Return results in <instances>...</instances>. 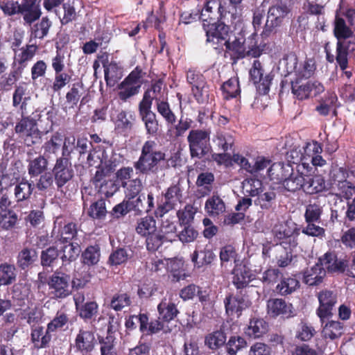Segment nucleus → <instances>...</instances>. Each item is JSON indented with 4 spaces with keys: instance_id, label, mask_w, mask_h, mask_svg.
<instances>
[{
    "instance_id": "nucleus-38",
    "label": "nucleus",
    "mask_w": 355,
    "mask_h": 355,
    "mask_svg": "<svg viewBox=\"0 0 355 355\" xmlns=\"http://www.w3.org/2000/svg\"><path fill=\"white\" fill-rule=\"evenodd\" d=\"M268 323L263 318H252L245 329V334L250 338H259L267 333Z\"/></svg>"
},
{
    "instance_id": "nucleus-4",
    "label": "nucleus",
    "mask_w": 355,
    "mask_h": 355,
    "mask_svg": "<svg viewBox=\"0 0 355 355\" xmlns=\"http://www.w3.org/2000/svg\"><path fill=\"white\" fill-rule=\"evenodd\" d=\"M210 135L209 129H193L189 131L187 140L191 158L202 159L211 153Z\"/></svg>"
},
{
    "instance_id": "nucleus-57",
    "label": "nucleus",
    "mask_w": 355,
    "mask_h": 355,
    "mask_svg": "<svg viewBox=\"0 0 355 355\" xmlns=\"http://www.w3.org/2000/svg\"><path fill=\"white\" fill-rule=\"evenodd\" d=\"M247 346L245 339L240 336H232L225 342V349L227 355H236L237 352Z\"/></svg>"
},
{
    "instance_id": "nucleus-28",
    "label": "nucleus",
    "mask_w": 355,
    "mask_h": 355,
    "mask_svg": "<svg viewBox=\"0 0 355 355\" xmlns=\"http://www.w3.org/2000/svg\"><path fill=\"white\" fill-rule=\"evenodd\" d=\"M293 167L289 164L275 162L271 164L268 169V175L271 180L282 183L291 175Z\"/></svg>"
},
{
    "instance_id": "nucleus-52",
    "label": "nucleus",
    "mask_w": 355,
    "mask_h": 355,
    "mask_svg": "<svg viewBox=\"0 0 355 355\" xmlns=\"http://www.w3.org/2000/svg\"><path fill=\"white\" fill-rule=\"evenodd\" d=\"M344 325L339 321L330 320L323 326L322 334L325 338L335 340L343 334Z\"/></svg>"
},
{
    "instance_id": "nucleus-51",
    "label": "nucleus",
    "mask_w": 355,
    "mask_h": 355,
    "mask_svg": "<svg viewBox=\"0 0 355 355\" xmlns=\"http://www.w3.org/2000/svg\"><path fill=\"white\" fill-rule=\"evenodd\" d=\"M52 22L47 17L42 19L31 27V37L34 39H44L49 34Z\"/></svg>"
},
{
    "instance_id": "nucleus-43",
    "label": "nucleus",
    "mask_w": 355,
    "mask_h": 355,
    "mask_svg": "<svg viewBox=\"0 0 355 355\" xmlns=\"http://www.w3.org/2000/svg\"><path fill=\"white\" fill-rule=\"evenodd\" d=\"M193 123L192 119L181 116L178 123L173 125H168V135L174 139H178L186 133V132L191 128Z\"/></svg>"
},
{
    "instance_id": "nucleus-10",
    "label": "nucleus",
    "mask_w": 355,
    "mask_h": 355,
    "mask_svg": "<svg viewBox=\"0 0 355 355\" xmlns=\"http://www.w3.org/2000/svg\"><path fill=\"white\" fill-rule=\"evenodd\" d=\"M249 76L260 95H266L269 92L274 76L271 73H265L263 64L259 60H254L249 71Z\"/></svg>"
},
{
    "instance_id": "nucleus-22",
    "label": "nucleus",
    "mask_w": 355,
    "mask_h": 355,
    "mask_svg": "<svg viewBox=\"0 0 355 355\" xmlns=\"http://www.w3.org/2000/svg\"><path fill=\"white\" fill-rule=\"evenodd\" d=\"M354 43L348 42L347 46L341 45L340 43L336 46V61L342 71V76H345L347 79L352 77V71H347L349 64L348 55L349 53L355 52Z\"/></svg>"
},
{
    "instance_id": "nucleus-2",
    "label": "nucleus",
    "mask_w": 355,
    "mask_h": 355,
    "mask_svg": "<svg viewBox=\"0 0 355 355\" xmlns=\"http://www.w3.org/2000/svg\"><path fill=\"white\" fill-rule=\"evenodd\" d=\"M333 34L336 44L347 46L348 42L354 43L355 47V8L347 7L342 12L336 11L333 21Z\"/></svg>"
},
{
    "instance_id": "nucleus-50",
    "label": "nucleus",
    "mask_w": 355,
    "mask_h": 355,
    "mask_svg": "<svg viewBox=\"0 0 355 355\" xmlns=\"http://www.w3.org/2000/svg\"><path fill=\"white\" fill-rule=\"evenodd\" d=\"M227 336L222 330H216L209 334L205 338V345L211 350H216L225 345Z\"/></svg>"
},
{
    "instance_id": "nucleus-58",
    "label": "nucleus",
    "mask_w": 355,
    "mask_h": 355,
    "mask_svg": "<svg viewBox=\"0 0 355 355\" xmlns=\"http://www.w3.org/2000/svg\"><path fill=\"white\" fill-rule=\"evenodd\" d=\"M69 321V315L62 311H58L54 318L47 324V328L51 332L63 329Z\"/></svg>"
},
{
    "instance_id": "nucleus-46",
    "label": "nucleus",
    "mask_w": 355,
    "mask_h": 355,
    "mask_svg": "<svg viewBox=\"0 0 355 355\" xmlns=\"http://www.w3.org/2000/svg\"><path fill=\"white\" fill-rule=\"evenodd\" d=\"M155 105L157 112L164 119L167 125H173L176 122L177 116L172 110L167 97L158 100Z\"/></svg>"
},
{
    "instance_id": "nucleus-44",
    "label": "nucleus",
    "mask_w": 355,
    "mask_h": 355,
    "mask_svg": "<svg viewBox=\"0 0 355 355\" xmlns=\"http://www.w3.org/2000/svg\"><path fill=\"white\" fill-rule=\"evenodd\" d=\"M17 279V269L14 264L7 262L0 263V286H10Z\"/></svg>"
},
{
    "instance_id": "nucleus-56",
    "label": "nucleus",
    "mask_w": 355,
    "mask_h": 355,
    "mask_svg": "<svg viewBox=\"0 0 355 355\" xmlns=\"http://www.w3.org/2000/svg\"><path fill=\"white\" fill-rule=\"evenodd\" d=\"M36 251L33 249L25 248L18 254L17 263L19 268L25 270L32 265L37 259Z\"/></svg>"
},
{
    "instance_id": "nucleus-29",
    "label": "nucleus",
    "mask_w": 355,
    "mask_h": 355,
    "mask_svg": "<svg viewBox=\"0 0 355 355\" xmlns=\"http://www.w3.org/2000/svg\"><path fill=\"white\" fill-rule=\"evenodd\" d=\"M326 276V270L319 261L311 268H307L303 273V282L310 286L320 284Z\"/></svg>"
},
{
    "instance_id": "nucleus-63",
    "label": "nucleus",
    "mask_w": 355,
    "mask_h": 355,
    "mask_svg": "<svg viewBox=\"0 0 355 355\" xmlns=\"http://www.w3.org/2000/svg\"><path fill=\"white\" fill-rule=\"evenodd\" d=\"M282 276L283 274L279 269L270 267L263 272L260 280L263 285L273 286L280 281Z\"/></svg>"
},
{
    "instance_id": "nucleus-59",
    "label": "nucleus",
    "mask_w": 355,
    "mask_h": 355,
    "mask_svg": "<svg viewBox=\"0 0 355 355\" xmlns=\"http://www.w3.org/2000/svg\"><path fill=\"white\" fill-rule=\"evenodd\" d=\"M130 296L127 293H116L112 296L110 306L116 311H120L123 308L131 305Z\"/></svg>"
},
{
    "instance_id": "nucleus-27",
    "label": "nucleus",
    "mask_w": 355,
    "mask_h": 355,
    "mask_svg": "<svg viewBox=\"0 0 355 355\" xmlns=\"http://www.w3.org/2000/svg\"><path fill=\"white\" fill-rule=\"evenodd\" d=\"M164 81L162 79L152 80L150 87L144 92L143 98L139 104H145L152 106L153 100L155 101V104L158 100H162L163 91L162 87Z\"/></svg>"
},
{
    "instance_id": "nucleus-17",
    "label": "nucleus",
    "mask_w": 355,
    "mask_h": 355,
    "mask_svg": "<svg viewBox=\"0 0 355 355\" xmlns=\"http://www.w3.org/2000/svg\"><path fill=\"white\" fill-rule=\"evenodd\" d=\"M232 284L238 291L243 293L249 286L250 282L255 279V275L251 269L244 263H236L232 271Z\"/></svg>"
},
{
    "instance_id": "nucleus-32",
    "label": "nucleus",
    "mask_w": 355,
    "mask_h": 355,
    "mask_svg": "<svg viewBox=\"0 0 355 355\" xmlns=\"http://www.w3.org/2000/svg\"><path fill=\"white\" fill-rule=\"evenodd\" d=\"M326 189L324 178L320 175H304L303 191L309 195L320 193Z\"/></svg>"
},
{
    "instance_id": "nucleus-30",
    "label": "nucleus",
    "mask_w": 355,
    "mask_h": 355,
    "mask_svg": "<svg viewBox=\"0 0 355 355\" xmlns=\"http://www.w3.org/2000/svg\"><path fill=\"white\" fill-rule=\"evenodd\" d=\"M338 173L341 175V179L337 180L338 196L347 200H349L355 194V185L347 180L348 172L346 168L340 167L338 168Z\"/></svg>"
},
{
    "instance_id": "nucleus-19",
    "label": "nucleus",
    "mask_w": 355,
    "mask_h": 355,
    "mask_svg": "<svg viewBox=\"0 0 355 355\" xmlns=\"http://www.w3.org/2000/svg\"><path fill=\"white\" fill-rule=\"evenodd\" d=\"M19 14L23 15L24 24L31 26L33 22L38 20L42 11L37 0H21V3H18Z\"/></svg>"
},
{
    "instance_id": "nucleus-18",
    "label": "nucleus",
    "mask_w": 355,
    "mask_h": 355,
    "mask_svg": "<svg viewBox=\"0 0 355 355\" xmlns=\"http://www.w3.org/2000/svg\"><path fill=\"white\" fill-rule=\"evenodd\" d=\"M52 173L55 179V183L58 190H62L73 177L74 171L71 166V162H66L62 159L56 160L52 169Z\"/></svg>"
},
{
    "instance_id": "nucleus-12",
    "label": "nucleus",
    "mask_w": 355,
    "mask_h": 355,
    "mask_svg": "<svg viewBox=\"0 0 355 355\" xmlns=\"http://www.w3.org/2000/svg\"><path fill=\"white\" fill-rule=\"evenodd\" d=\"M164 202L157 207L155 211L156 217H162L165 214L173 209L182 202V189L179 182L171 184L164 194Z\"/></svg>"
},
{
    "instance_id": "nucleus-5",
    "label": "nucleus",
    "mask_w": 355,
    "mask_h": 355,
    "mask_svg": "<svg viewBox=\"0 0 355 355\" xmlns=\"http://www.w3.org/2000/svg\"><path fill=\"white\" fill-rule=\"evenodd\" d=\"M146 73L139 66H137L117 86V95L122 102H127L130 98L137 95L142 85V79Z\"/></svg>"
},
{
    "instance_id": "nucleus-40",
    "label": "nucleus",
    "mask_w": 355,
    "mask_h": 355,
    "mask_svg": "<svg viewBox=\"0 0 355 355\" xmlns=\"http://www.w3.org/2000/svg\"><path fill=\"white\" fill-rule=\"evenodd\" d=\"M245 58L251 57L257 58L260 57L263 51L265 44L261 46L258 44L257 33L254 32L247 38H245Z\"/></svg>"
},
{
    "instance_id": "nucleus-3",
    "label": "nucleus",
    "mask_w": 355,
    "mask_h": 355,
    "mask_svg": "<svg viewBox=\"0 0 355 355\" xmlns=\"http://www.w3.org/2000/svg\"><path fill=\"white\" fill-rule=\"evenodd\" d=\"M318 261L326 272L329 274H343L347 270L348 275L355 278V255L353 257L351 264L347 255L338 257L335 251H327L318 259Z\"/></svg>"
},
{
    "instance_id": "nucleus-45",
    "label": "nucleus",
    "mask_w": 355,
    "mask_h": 355,
    "mask_svg": "<svg viewBox=\"0 0 355 355\" xmlns=\"http://www.w3.org/2000/svg\"><path fill=\"white\" fill-rule=\"evenodd\" d=\"M19 221L18 214L12 209H2L0 211V228L11 230L16 227Z\"/></svg>"
},
{
    "instance_id": "nucleus-8",
    "label": "nucleus",
    "mask_w": 355,
    "mask_h": 355,
    "mask_svg": "<svg viewBox=\"0 0 355 355\" xmlns=\"http://www.w3.org/2000/svg\"><path fill=\"white\" fill-rule=\"evenodd\" d=\"M15 131L24 137V144L27 146L40 144L42 142V132L38 129L37 121L29 116H22L16 123Z\"/></svg>"
},
{
    "instance_id": "nucleus-1",
    "label": "nucleus",
    "mask_w": 355,
    "mask_h": 355,
    "mask_svg": "<svg viewBox=\"0 0 355 355\" xmlns=\"http://www.w3.org/2000/svg\"><path fill=\"white\" fill-rule=\"evenodd\" d=\"M166 160V154L158 150L153 140L146 141L141 146L138 159L133 162V168L139 175H157L162 171L161 163Z\"/></svg>"
},
{
    "instance_id": "nucleus-36",
    "label": "nucleus",
    "mask_w": 355,
    "mask_h": 355,
    "mask_svg": "<svg viewBox=\"0 0 355 355\" xmlns=\"http://www.w3.org/2000/svg\"><path fill=\"white\" fill-rule=\"evenodd\" d=\"M216 257L212 249L207 245L202 250L196 249L191 254V259L195 266L201 268L211 264Z\"/></svg>"
},
{
    "instance_id": "nucleus-31",
    "label": "nucleus",
    "mask_w": 355,
    "mask_h": 355,
    "mask_svg": "<svg viewBox=\"0 0 355 355\" xmlns=\"http://www.w3.org/2000/svg\"><path fill=\"white\" fill-rule=\"evenodd\" d=\"M51 334L47 327H37L31 331V340L36 349L46 348L52 340Z\"/></svg>"
},
{
    "instance_id": "nucleus-25",
    "label": "nucleus",
    "mask_w": 355,
    "mask_h": 355,
    "mask_svg": "<svg viewBox=\"0 0 355 355\" xmlns=\"http://www.w3.org/2000/svg\"><path fill=\"white\" fill-rule=\"evenodd\" d=\"M84 299V295L74 297L76 309L82 319L85 321L91 320L96 317L98 311V305L95 301L83 303Z\"/></svg>"
},
{
    "instance_id": "nucleus-35",
    "label": "nucleus",
    "mask_w": 355,
    "mask_h": 355,
    "mask_svg": "<svg viewBox=\"0 0 355 355\" xmlns=\"http://www.w3.org/2000/svg\"><path fill=\"white\" fill-rule=\"evenodd\" d=\"M38 46L37 44H27L19 49V52L14 53L13 62L15 65L19 64L25 68L27 67L28 62H31L37 53Z\"/></svg>"
},
{
    "instance_id": "nucleus-48",
    "label": "nucleus",
    "mask_w": 355,
    "mask_h": 355,
    "mask_svg": "<svg viewBox=\"0 0 355 355\" xmlns=\"http://www.w3.org/2000/svg\"><path fill=\"white\" fill-rule=\"evenodd\" d=\"M304 184V175L298 171L293 172L283 182L284 189L290 192H295L298 190H303V184Z\"/></svg>"
},
{
    "instance_id": "nucleus-9",
    "label": "nucleus",
    "mask_w": 355,
    "mask_h": 355,
    "mask_svg": "<svg viewBox=\"0 0 355 355\" xmlns=\"http://www.w3.org/2000/svg\"><path fill=\"white\" fill-rule=\"evenodd\" d=\"M203 29L206 35V42L211 44L214 49L219 52L223 50L224 44L229 37L230 26L224 21L211 22V24H202Z\"/></svg>"
},
{
    "instance_id": "nucleus-53",
    "label": "nucleus",
    "mask_w": 355,
    "mask_h": 355,
    "mask_svg": "<svg viewBox=\"0 0 355 355\" xmlns=\"http://www.w3.org/2000/svg\"><path fill=\"white\" fill-rule=\"evenodd\" d=\"M223 97L226 100L237 97L241 94V88L238 77H232L221 85Z\"/></svg>"
},
{
    "instance_id": "nucleus-39",
    "label": "nucleus",
    "mask_w": 355,
    "mask_h": 355,
    "mask_svg": "<svg viewBox=\"0 0 355 355\" xmlns=\"http://www.w3.org/2000/svg\"><path fill=\"white\" fill-rule=\"evenodd\" d=\"M322 214L323 207L320 202L318 199L310 200L305 207L304 220L306 223L317 222L320 223Z\"/></svg>"
},
{
    "instance_id": "nucleus-21",
    "label": "nucleus",
    "mask_w": 355,
    "mask_h": 355,
    "mask_svg": "<svg viewBox=\"0 0 355 355\" xmlns=\"http://www.w3.org/2000/svg\"><path fill=\"white\" fill-rule=\"evenodd\" d=\"M96 339L94 332L86 329H80L74 341L76 351L83 355L89 354L94 349Z\"/></svg>"
},
{
    "instance_id": "nucleus-34",
    "label": "nucleus",
    "mask_w": 355,
    "mask_h": 355,
    "mask_svg": "<svg viewBox=\"0 0 355 355\" xmlns=\"http://www.w3.org/2000/svg\"><path fill=\"white\" fill-rule=\"evenodd\" d=\"M300 287V281L295 275L284 277L275 286V292L281 296H288L295 293Z\"/></svg>"
},
{
    "instance_id": "nucleus-54",
    "label": "nucleus",
    "mask_w": 355,
    "mask_h": 355,
    "mask_svg": "<svg viewBox=\"0 0 355 355\" xmlns=\"http://www.w3.org/2000/svg\"><path fill=\"white\" fill-rule=\"evenodd\" d=\"M316 69L315 61L313 58H306L303 63L298 65L295 80L309 79Z\"/></svg>"
},
{
    "instance_id": "nucleus-61",
    "label": "nucleus",
    "mask_w": 355,
    "mask_h": 355,
    "mask_svg": "<svg viewBox=\"0 0 355 355\" xmlns=\"http://www.w3.org/2000/svg\"><path fill=\"white\" fill-rule=\"evenodd\" d=\"M205 209L212 215H219L225 210L223 200L218 196H212L205 202Z\"/></svg>"
},
{
    "instance_id": "nucleus-26",
    "label": "nucleus",
    "mask_w": 355,
    "mask_h": 355,
    "mask_svg": "<svg viewBox=\"0 0 355 355\" xmlns=\"http://www.w3.org/2000/svg\"><path fill=\"white\" fill-rule=\"evenodd\" d=\"M34 189L35 185L33 182L26 178H22L15 185L14 198L15 202L20 205L28 202L31 198Z\"/></svg>"
},
{
    "instance_id": "nucleus-16",
    "label": "nucleus",
    "mask_w": 355,
    "mask_h": 355,
    "mask_svg": "<svg viewBox=\"0 0 355 355\" xmlns=\"http://www.w3.org/2000/svg\"><path fill=\"white\" fill-rule=\"evenodd\" d=\"M267 313L273 318L279 316L291 318L295 315L293 305L282 298H270L267 301Z\"/></svg>"
},
{
    "instance_id": "nucleus-41",
    "label": "nucleus",
    "mask_w": 355,
    "mask_h": 355,
    "mask_svg": "<svg viewBox=\"0 0 355 355\" xmlns=\"http://www.w3.org/2000/svg\"><path fill=\"white\" fill-rule=\"evenodd\" d=\"M213 140L218 150L223 152L234 150L235 137L232 133L217 131Z\"/></svg>"
},
{
    "instance_id": "nucleus-55",
    "label": "nucleus",
    "mask_w": 355,
    "mask_h": 355,
    "mask_svg": "<svg viewBox=\"0 0 355 355\" xmlns=\"http://www.w3.org/2000/svg\"><path fill=\"white\" fill-rule=\"evenodd\" d=\"M136 232L142 236H146L150 233L156 232V221L153 216H146L137 220L135 228Z\"/></svg>"
},
{
    "instance_id": "nucleus-47",
    "label": "nucleus",
    "mask_w": 355,
    "mask_h": 355,
    "mask_svg": "<svg viewBox=\"0 0 355 355\" xmlns=\"http://www.w3.org/2000/svg\"><path fill=\"white\" fill-rule=\"evenodd\" d=\"M224 46L227 51L232 53L233 60H239L245 58V38L236 37L232 42L228 38Z\"/></svg>"
},
{
    "instance_id": "nucleus-6",
    "label": "nucleus",
    "mask_w": 355,
    "mask_h": 355,
    "mask_svg": "<svg viewBox=\"0 0 355 355\" xmlns=\"http://www.w3.org/2000/svg\"><path fill=\"white\" fill-rule=\"evenodd\" d=\"M70 282V275L59 269L54 271L47 282L50 298L61 300L71 295L72 291Z\"/></svg>"
},
{
    "instance_id": "nucleus-13",
    "label": "nucleus",
    "mask_w": 355,
    "mask_h": 355,
    "mask_svg": "<svg viewBox=\"0 0 355 355\" xmlns=\"http://www.w3.org/2000/svg\"><path fill=\"white\" fill-rule=\"evenodd\" d=\"M319 306L316 309V314L320 318L322 324L332 317L333 309L337 302V296L333 291L322 290L318 294Z\"/></svg>"
},
{
    "instance_id": "nucleus-49",
    "label": "nucleus",
    "mask_w": 355,
    "mask_h": 355,
    "mask_svg": "<svg viewBox=\"0 0 355 355\" xmlns=\"http://www.w3.org/2000/svg\"><path fill=\"white\" fill-rule=\"evenodd\" d=\"M100 257L101 248L98 244L87 246L81 254L82 262L88 266L96 265Z\"/></svg>"
},
{
    "instance_id": "nucleus-33",
    "label": "nucleus",
    "mask_w": 355,
    "mask_h": 355,
    "mask_svg": "<svg viewBox=\"0 0 355 355\" xmlns=\"http://www.w3.org/2000/svg\"><path fill=\"white\" fill-rule=\"evenodd\" d=\"M157 309L159 316L166 323L173 320L180 313L177 304L165 297L158 304Z\"/></svg>"
},
{
    "instance_id": "nucleus-7",
    "label": "nucleus",
    "mask_w": 355,
    "mask_h": 355,
    "mask_svg": "<svg viewBox=\"0 0 355 355\" xmlns=\"http://www.w3.org/2000/svg\"><path fill=\"white\" fill-rule=\"evenodd\" d=\"M291 9L286 3L281 2L271 6L268 10L266 21L261 33L263 39L269 37L276 32V28L282 25Z\"/></svg>"
},
{
    "instance_id": "nucleus-11",
    "label": "nucleus",
    "mask_w": 355,
    "mask_h": 355,
    "mask_svg": "<svg viewBox=\"0 0 355 355\" xmlns=\"http://www.w3.org/2000/svg\"><path fill=\"white\" fill-rule=\"evenodd\" d=\"M291 90L297 99L302 101L317 96L324 92V87L318 80L304 83L302 80H295L291 81Z\"/></svg>"
},
{
    "instance_id": "nucleus-23",
    "label": "nucleus",
    "mask_w": 355,
    "mask_h": 355,
    "mask_svg": "<svg viewBox=\"0 0 355 355\" xmlns=\"http://www.w3.org/2000/svg\"><path fill=\"white\" fill-rule=\"evenodd\" d=\"M300 230L296 227L291 228L288 226L282 227L275 234L276 239L279 241V245L282 248H294L297 244V238L300 236Z\"/></svg>"
},
{
    "instance_id": "nucleus-37",
    "label": "nucleus",
    "mask_w": 355,
    "mask_h": 355,
    "mask_svg": "<svg viewBox=\"0 0 355 355\" xmlns=\"http://www.w3.org/2000/svg\"><path fill=\"white\" fill-rule=\"evenodd\" d=\"M28 173L31 178H37L47 171L49 161L44 155H39L36 157L27 159Z\"/></svg>"
},
{
    "instance_id": "nucleus-24",
    "label": "nucleus",
    "mask_w": 355,
    "mask_h": 355,
    "mask_svg": "<svg viewBox=\"0 0 355 355\" xmlns=\"http://www.w3.org/2000/svg\"><path fill=\"white\" fill-rule=\"evenodd\" d=\"M139 331L147 336L157 334L164 329V321L159 316L157 319L149 321L147 313H139Z\"/></svg>"
},
{
    "instance_id": "nucleus-15",
    "label": "nucleus",
    "mask_w": 355,
    "mask_h": 355,
    "mask_svg": "<svg viewBox=\"0 0 355 355\" xmlns=\"http://www.w3.org/2000/svg\"><path fill=\"white\" fill-rule=\"evenodd\" d=\"M223 302L227 315L237 318L249 306V301L245 299V295L240 291H238L236 295L233 293L227 294Z\"/></svg>"
},
{
    "instance_id": "nucleus-62",
    "label": "nucleus",
    "mask_w": 355,
    "mask_h": 355,
    "mask_svg": "<svg viewBox=\"0 0 355 355\" xmlns=\"http://www.w3.org/2000/svg\"><path fill=\"white\" fill-rule=\"evenodd\" d=\"M62 248L61 259L63 262H71L75 261L80 252V245L78 243L69 242L64 243Z\"/></svg>"
},
{
    "instance_id": "nucleus-64",
    "label": "nucleus",
    "mask_w": 355,
    "mask_h": 355,
    "mask_svg": "<svg viewBox=\"0 0 355 355\" xmlns=\"http://www.w3.org/2000/svg\"><path fill=\"white\" fill-rule=\"evenodd\" d=\"M316 334L315 328L309 323L302 320L298 325L296 338L301 341L307 342Z\"/></svg>"
},
{
    "instance_id": "nucleus-14",
    "label": "nucleus",
    "mask_w": 355,
    "mask_h": 355,
    "mask_svg": "<svg viewBox=\"0 0 355 355\" xmlns=\"http://www.w3.org/2000/svg\"><path fill=\"white\" fill-rule=\"evenodd\" d=\"M226 17L227 11L219 0H207L200 15L203 24L225 20Z\"/></svg>"
},
{
    "instance_id": "nucleus-60",
    "label": "nucleus",
    "mask_w": 355,
    "mask_h": 355,
    "mask_svg": "<svg viewBox=\"0 0 355 355\" xmlns=\"http://www.w3.org/2000/svg\"><path fill=\"white\" fill-rule=\"evenodd\" d=\"M58 233L60 237L58 240L62 243H67L71 242L77 236L78 225L76 223L69 222L64 225Z\"/></svg>"
},
{
    "instance_id": "nucleus-42",
    "label": "nucleus",
    "mask_w": 355,
    "mask_h": 355,
    "mask_svg": "<svg viewBox=\"0 0 355 355\" xmlns=\"http://www.w3.org/2000/svg\"><path fill=\"white\" fill-rule=\"evenodd\" d=\"M87 216L93 220H103L108 211L106 207V200L103 197L92 202L87 209Z\"/></svg>"
},
{
    "instance_id": "nucleus-20",
    "label": "nucleus",
    "mask_w": 355,
    "mask_h": 355,
    "mask_svg": "<svg viewBox=\"0 0 355 355\" xmlns=\"http://www.w3.org/2000/svg\"><path fill=\"white\" fill-rule=\"evenodd\" d=\"M139 115L144 123L146 134L151 136H156L159 130V122L156 114L152 111V106L150 104H139Z\"/></svg>"
}]
</instances>
